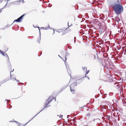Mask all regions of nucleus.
I'll return each mask as SVG.
<instances>
[{"instance_id":"18","label":"nucleus","mask_w":126,"mask_h":126,"mask_svg":"<svg viewBox=\"0 0 126 126\" xmlns=\"http://www.w3.org/2000/svg\"><path fill=\"white\" fill-rule=\"evenodd\" d=\"M38 40H39V42H40V38H38Z\"/></svg>"},{"instance_id":"4","label":"nucleus","mask_w":126,"mask_h":126,"mask_svg":"<svg viewBox=\"0 0 126 126\" xmlns=\"http://www.w3.org/2000/svg\"><path fill=\"white\" fill-rule=\"evenodd\" d=\"M55 98L52 96H50L48 98L47 101V102H49V103H50L54 99L55 100Z\"/></svg>"},{"instance_id":"19","label":"nucleus","mask_w":126,"mask_h":126,"mask_svg":"<svg viewBox=\"0 0 126 126\" xmlns=\"http://www.w3.org/2000/svg\"><path fill=\"white\" fill-rule=\"evenodd\" d=\"M101 19H103V18H102V17H101Z\"/></svg>"},{"instance_id":"13","label":"nucleus","mask_w":126,"mask_h":126,"mask_svg":"<svg viewBox=\"0 0 126 126\" xmlns=\"http://www.w3.org/2000/svg\"><path fill=\"white\" fill-rule=\"evenodd\" d=\"M110 115L108 116L107 117V119L109 121H110Z\"/></svg>"},{"instance_id":"3","label":"nucleus","mask_w":126,"mask_h":126,"mask_svg":"<svg viewBox=\"0 0 126 126\" xmlns=\"http://www.w3.org/2000/svg\"><path fill=\"white\" fill-rule=\"evenodd\" d=\"M25 15V14H24L22 15L21 16H20L17 19L15 20L14 21V22H19L21 21L23 16Z\"/></svg>"},{"instance_id":"6","label":"nucleus","mask_w":126,"mask_h":126,"mask_svg":"<svg viewBox=\"0 0 126 126\" xmlns=\"http://www.w3.org/2000/svg\"><path fill=\"white\" fill-rule=\"evenodd\" d=\"M0 53L2 54L3 56H5V55L7 56L8 57V59H9V57L4 52L2 51L1 50H0Z\"/></svg>"},{"instance_id":"16","label":"nucleus","mask_w":126,"mask_h":126,"mask_svg":"<svg viewBox=\"0 0 126 126\" xmlns=\"http://www.w3.org/2000/svg\"><path fill=\"white\" fill-rule=\"evenodd\" d=\"M2 1V0H0V3H1Z\"/></svg>"},{"instance_id":"20","label":"nucleus","mask_w":126,"mask_h":126,"mask_svg":"<svg viewBox=\"0 0 126 126\" xmlns=\"http://www.w3.org/2000/svg\"><path fill=\"white\" fill-rule=\"evenodd\" d=\"M63 37H64V36H63Z\"/></svg>"},{"instance_id":"5","label":"nucleus","mask_w":126,"mask_h":126,"mask_svg":"<svg viewBox=\"0 0 126 126\" xmlns=\"http://www.w3.org/2000/svg\"><path fill=\"white\" fill-rule=\"evenodd\" d=\"M58 32H62V33L61 34L62 36L64 35L66 33V32L65 31H64L62 29H60L58 30Z\"/></svg>"},{"instance_id":"17","label":"nucleus","mask_w":126,"mask_h":126,"mask_svg":"<svg viewBox=\"0 0 126 126\" xmlns=\"http://www.w3.org/2000/svg\"><path fill=\"white\" fill-rule=\"evenodd\" d=\"M41 29H44V28L43 27H41Z\"/></svg>"},{"instance_id":"1","label":"nucleus","mask_w":126,"mask_h":126,"mask_svg":"<svg viewBox=\"0 0 126 126\" xmlns=\"http://www.w3.org/2000/svg\"><path fill=\"white\" fill-rule=\"evenodd\" d=\"M111 6L112 10L117 15L120 14L123 12V7L120 0H117L114 3L111 4Z\"/></svg>"},{"instance_id":"15","label":"nucleus","mask_w":126,"mask_h":126,"mask_svg":"<svg viewBox=\"0 0 126 126\" xmlns=\"http://www.w3.org/2000/svg\"><path fill=\"white\" fill-rule=\"evenodd\" d=\"M59 116L60 118H62L63 117V115H59Z\"/></svg>"},{"instance_id":"10","label":"nucleus","mask_w":126,"mask_h":126,"mask_svg":"<svg viewBox=\"0 0 126 126\" xmlns=\"http://www.w3.org/2000/svg\"><path fill=\"white\" fill-rule=\"evenodd\" d=\"M70 89L71 90V91L72 92V94H74V91L75 90L74 89H72V86H71L70 87Z\"/></svg>"},{"instance_id":"12","label":"nucleus","mask_w":126,"mask_h":126,"mask_svg":"<svg viewBox=\"0 0 126 126\" xmlns=\"http://www.w3.org/2000/svg\"><path fill=\"white\" fill-rule=\"evenodd\" d=\"M102 25L104 26L105 29H106L107 28L106 26V25L105 23H104V21H103V22L102 23Z\"/></svg>"},{"instance_id":"7","label":"nucleus","mask_w":126,"mask_h":126,"mask_svg":"<svg viewBox=\"0 0 126 126\" xmlns=\"http://www.w3.org/2000/svg\"><path fill=\"white\" fill-rule=\"evenodd\" d=\"M90 58L91 60L95 59V56L94 54L90 56Z\"/></svg>"},{"instance_id":"11","label":"nucleus","mask_w":126,"mask_h":126,"mask_svg":"<svg viewBox=\"0 0 126 126\" xmlns=\"http://www.w3.org/2000/svg\"><path fill=\"white\" fill-rule=\"evenodd\" d=\"M82 68L83 69V70L85 71H86V70H87V68L85 66V67H82Z\"/></svg>"},{"instance_id":"14","label":"nucleus","mask_w":126,"mask_h":126,"mask_svg":"<svg viewBox=\"0 0 126 126\" xmlns=\"http://www.w3.org/2000/svg\"><path fill=\"white\" fill-rule=\"evenodd\" d=\"M86 73L85 75V77H86V75L89 72V70H88V71H86Z\"/></svg>"},{"instance_id":"2","label":"nucleus","mask_w":126,"mask_h":126,"mask_svg":"<svg viewBox=\"0 0 126 126\" xmlns=\"http://www.w3.org/2000/svg\"><path fill=\"white\" fill-rule=\"evenodd\" d=\"M101 61H102L101 63L102 65L104 67H107L108 68L109 67L110 68L111 67L109 65V62H108L106 60V61L104 59H101Z\"/></svg>"},{"instance_id":"9","label":"nucleus","mask_w":126,"mask_h":126,"mask_svg":"<svg viewBox=\"0 0 126 126\" xmlns=\"http://www.w3.org/2000/svg\"><path fill=\"white\" fill-rule=\"evenodd\" d=\"M50 103L49 102H47V101H46V103H45L44 106L45 107H47L48 106V105Z\"/></svg>"},{"instance_id":"8","label":"nucleus","mask_w":126,"mask_h":126,"mask_svg":"<svg viewBox=\"0 0 126 126\" xmlns=\"http://www.w3.org/2000/svg\"><path fill=\"white\" fill-rule=\"evenodd\" d=\"M114 20L115 21H116L118 22L120 21V19L119 17H117L115 18Z\"/></svg>"}]
</instances>
